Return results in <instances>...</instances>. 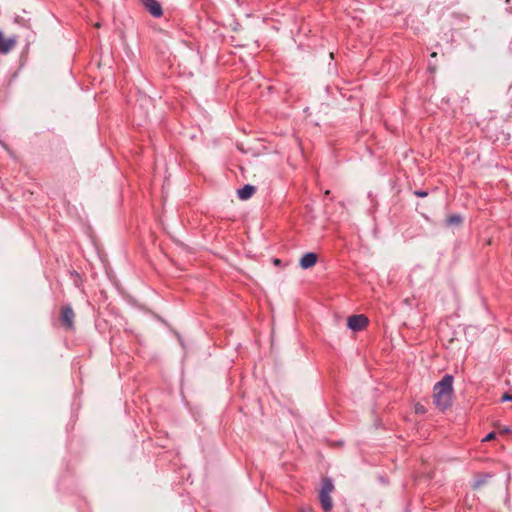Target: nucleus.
<instances>
[{
  "instance_id": "f03ea898",
  "label": "nucleus",
  "mask_w": 512,
  "mask_h": 512,
  "mask_svg": "<svg viewBox=\"0 0 512 512\" xmlns=\"http://www.w3.org/2000/svg\"><path fill=\"white\" fill-rule=\"evenodd\" d=\"M368 324V318L362 314L352 315L347 320V326L353 331H360Z\"/></svg>"
},
{
  "instance_id": "0eeeda50",
  "label": "nucleus",
  "mask_w": 512,
  "mask_h": 512,
  "mask_svg": "<svg viewBox=\"0 0 512 512\" xmlns=\"http://www.w3.org/2000/svg\"><path fill=\"white\" fill-rule=\"evenodd\" d=\"M256 191L253 185L247 184L244 187L238 189L237 195L241 200L249 199Z\"/></svg>"
},
{
  "instance_id": "ddd939ff",
  "label": "nucleus",
  "mask_w": 512,
  "mask_h": 512,
  "mask_svg": "<svg viewBox=\"0 0 512 512\" xmlns=\"http://www.w3.org/2000/svg\"><path fill=\"white\" fill-rule=\"evenodd\" d=\"M415 195H417L418 197H426L428 195V193L426 191H415L414 192Z\"/></svg>"
},
{
  "instance_id": "7ed1b4c3",
  "label": "nucleus",
  "mask_w": 512,
  "mask_h": 512,
  "mask_svg": "<svg viewBox=\"0 0 512 512\" xmlns=\"http://www.w3.org/2000/svg\"><path fill=\"white\" fill-rule=\"evenodd\" d=\"M141 5L155 18L163 14L162 7L157 0H139Z\"/></svg>"
},
{
  "instance_id": "a211bd4d",
  "label": "nucleus",
  "mask_w": 512,
  "mask_h": 512,
  "mask_svg": "<svg viewBox=\"0 0 512 512\" xmlns=\"http://www.w3.org/2000/svg\"><path fill=\"white\" fill-rule=\"evenodd\" d=\"M431 56H432V57H435V56H436V52H433V53L431 54Z\"/></svg>"
},
{
  "instance_id": "39448f33",
  "label": "nucleus",
  "mask_w": 512,
  "mask_h": 512,
  "mask_svg": "<svg viewBox=\"0 0 512 512\" xmlns=\"http://www.w3.org/2000/svg\"><path fill=\"white\" fill-rule=\"evenodd\" d=\"M317 262V255L313 252L305 253L300 259V266L303 269H308L314 266Z\"/></svg>"
},
{
  "instance_id": "9b49d317",
  "label": "nucleus",
  "mask_w": 512,
  "mask_h": 512,
  "mask_svg": "<svg viewBox=\"0 0 512 512\" xmlns=\"http://www.w3.org/2000/svg\"><path fill=\"white\" fill-rule=\"evenodd\" d=\"M490 477L491 476L489 474H486L482 478L476 479L473 483V488L474 489L480 488L487 482L488 478H490Z\"/></svg>"
},
{
  "instance_id": "dca6fc26",
  "label": "nucleus",
  "mask_w": 512,
  "mask_h": 512,
  "mask_svg": "<svg viewBox=\"0 0 512 512\" xmlns=\"http://www.w3.org/2000/svg\"><path fill=\"white\" fill-rule=\"evenodd\" d=\"M300 512H311V509H310V508H308V507H307V508H302V509L300 510Z\"/></svg>"
},
{
  "instance_id": "423d86ee",
  "label": "nucleus",
  "mask_w": 512,
  "mask_h": 512,
  "mask_svg": "<svg viewBox=\"0 0 512 512\" xmlns=\"http://www.w3.org/2000/svg\"><path fill=\"white\" fill-rule=\"evenodd\" d=\"M16 44L15 38L5 39L2 32L0 31V53L6 54L12 50Z\"/></svg>"
},
{
  "instance_id": "6e6552de",
  "label": "nucleus",
  "mask_w": 512,
  "mask_h": 512,
  "mask_svg": "<svg viewBox=\"0 0 512 512\" xmlns=\"http://www.w3.org/2000/svg\"><path fill=\"white\" fill-rule=\"evenodd\" d=\"M319 500L324 512H330L332 509V499L330 494L319 493Z\"/></svg>"
},
{
  "instance_id": "4468645a",
  "label": "nucleus",
  "mask_w": 512,
  "mask_h": 512,
  "mask_svg": "<svg viewBox=\"0 0 512 512\" xmlns=\"http://www.w3.org/2000/svg\"><path fill=\"white\" fill-rule=\"evenodd\" d=\"M494 436H495V434L493 432H491L486 435V437L483 439V441H489V440L493 439Z\"/></svg>"
},
{
  "instance_id": "1a4fd4ad",
  "label": "nucleus",
  "mask_w": 512,
  "mask_h": 512,
  "mask_svg": "<svg viewBox=\"0 0 512 512\" xmlns=\"http://www.w3.org/2000/svg\"><path fill=\"white\" fill-rule=\"evenodd\" d=\"M334 490V484L333 481L330 478H326L322 481V486L320 493L322 494H331Z\"/></svg>"
},
{
  "instance_id": "6ab92c4d",
  "label": "nucleus",
  "mask_w": 512,
  "mask_h": 512,
  "mask_svg": "<svg viewBox=\"0 0 512 512\" xmlns=\"http://www.w3.org/2000/svg\"><path fill=\"white\" fill-rule=\"evenodd\" d=\"M275 264H278L280 261L278 259H275Z\"/></svg>"
},
{
  "instance_id": "f8f14e48",
  "label": "nucleus",
  "mask_w": 512,
  "mask_h": 512,
  "mask_svg": "<svg viewBox=\"0 0 512 512\" xmlns=\"http://www.w3.org/2000/svg\"><path fill=\"white\" fill-rule=\"evenodd\" d=\"M501 400H502L503 402H506V401H512V395H511V394L506 393V394H504V395L502 396Z\"/></svg>"
},
{
  "instance_id": "9d476101",
  "label": "nucleus",
  "mask_w": 512,
  "mask_h": 512,
  "mask_svg": "<svg viewBox=\"0 0 512 512\" xmlns=\"http://www.w3.org/2000/svg\"><path fill=\"white\" fill-rule=\"evenodd\" d=\"M462 221V217L458 214H453V215H450L447 219H446V224L449 225V226H453V225H458L460 224Z\"/></svg>"
},
{
  "instance_id": "f257e3e1",
  "label": "nucleus",
  "mask_w": 512,
  "mask_h": 512,
  "mask_svg": "<svg viewBox=\"0 0 512 512\" xmlns=\"http://www.w3.org/2000/svg\"><path fill=\"white\" fill-rule=\"evenodd\" d=\"M452 394L453 376L446 374L434 385L433 402L438 408L445 410L451 405Z\"/></svg>"
},
{
  "instance_id": "f3484780",
  "label": "nucleus",
  "mask_w": 512,
  "mask_h": 512,
  "mask_svg": "<svg viewBox=\"0 0 512 512\" xmlns=\"http://www.w3.org/2000/svg\"><path fill=\"white\" fill-rule=\"evenodd\" d=\"M509 431H510V429H509V428H504V429H503V432H505V433H508Z\"/></svg>"
},
{
  "instance_id": "20e7f679",
  "label": "nucleus",
  "mask_w": 512,
  "mask_h": 512,
  "mask_svg": "<svg viewBox=\"0 0 512 512\" xmlns=\"http://www.w3.org/2000/svg\"><path fill=\"white\" fill-rule=\"evenodd\" d=\"M74 312L70 306H65L62 309L61 321L68 328H73Z\"/></svg>"
},
{
  "instance_id": "2eb2a0df",
  "label": "nucleus",
  "mask_w": 512,
  "mask_h": 512,
  "mask_svg": "<svg viewBox=\"0 0 512 512\" xmlns=\"http://www.w3.org/2000/svg\"><path fill=\"white\" fill-rule=\"evenodd\" d=\"M416 412H424V409L423 407H420V406H416Z\"/></svg>"
}]
</instances>
